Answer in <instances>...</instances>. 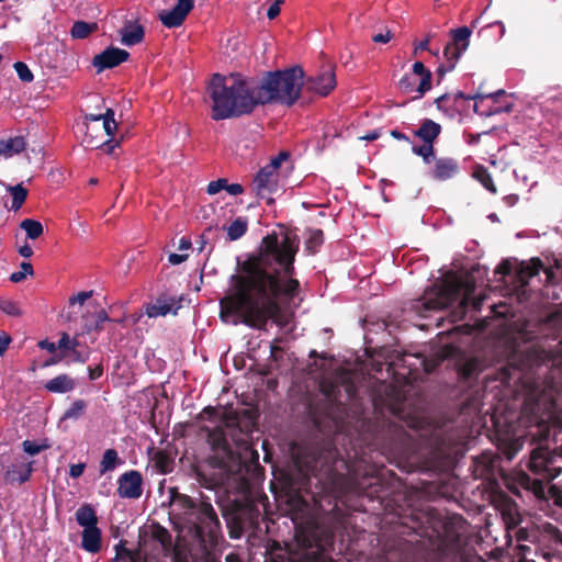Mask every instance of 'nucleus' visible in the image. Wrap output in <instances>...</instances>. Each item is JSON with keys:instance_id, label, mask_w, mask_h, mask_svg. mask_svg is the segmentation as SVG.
<instances>
[{"instance_id": "41", "label": "nucleus", "mask_w": 562, "mask_h": 562, "mask_svg": "<svg viewBox=\"0 0 562 562\" xmlns=\"http://www.w3.org/2000/svg\"><path fill=\"white\" fill-rule=\"evenodd\" d=\"M323 243H324L323 231L319 228L313 229V231H311L310 236L305 241V249L310 254H315V252H317L318 248L323 245Z\"/></svg>"}, {"instance_id": "1", "label": "nucleus", "mask_w": 562, "mask_h": 562, "mask_svg": "<svg viewBox=\"0 0 562 562\" xmlns=\"http://www.w3.org/2000/svg\"><path fill=\"white\" fill-rule=\"evenodd\" d=\"M299 236L285 231L266 235L257 252L237 261L229 278V288L220 300V318L232 325L244 324L263 329L269 321L285 327L289 318L281 304L300 294L301 283L295 278V257Z\"/></svg>"}, {"instance_id": "8", "label": "nucleus", "mask_w": 562, "mask_h": 562, "mask_svg": "<svg viewBox=\"0 0 562 562\" xmlns=\"http://www.w3.org/2000/svg\"><path fill=\"white\" fill-rule=\"evenodd\" d=\"M221 509L232 539H239L246 530L255 529L259 525V508L250 499H234L227 505H221Z\"/></svg>"}, {"instance_id": "36", "label": "nucleus", "mask_w": 562, "mask_h": 562, "mask_svg": "<svg viewBox=\"0 0 562 562\" xmlns=\"http://www.w3.org/2000/svg\"><path fill=\"white\" fill-rule=\"evenodd\" d=\"M473 178L491 193L495 194L497 192L493 178L486 167L482 165L476 166L473 171Z\"/></svg>"}, {"instance_id": "15", "label": "nucleus", "mask_w": 562, "mask_h": 562, "mask_svg": "<svg viewBox=\"0 0 562 562\" xmlns=\"http://www.w3.org/2000/svg\"><path fill=\"white\" fill-rule=\"evenodd\" d=\"M116 493L121 498L137 499L143 494V476L137 470H130L120 475Z\"/></svg>"}, {"instance_id": "24", "label": "nucleus", "mask_w": 562, "mask_h": 562, "mask_svg": "<svg viewBox=\"0 0 562 562\" xmlns=\"http://www.w3.org/2000/svg\"><path fill=\"white\" fill-rule=\"evenodd\" d=\"M90 126L87 125V132L82 138V143L89 149H103L106 154L112 155L114 153L115 147L119 146L120 142L114 138L102 139V133L99 130L100 135H91L89 133Z\"/></svg>"}, {"instance_id": "45", "label": "nucleus", "mask_w": 562, "mask_h": 562, "mask_svg": "<svg viewBox=\"0 0 562 562\" xmlns=\"http://www.w3.org/2000/svg\"><path fill=\"white\" fill-rule=\"evenodd\" d=\"M0 311L9 316L16 317L22 315V310L19 303L7 297H0Z\"/></svg>"}, {"instance_id": "59", "label": "nucleus", "mask_w": 562, "mask_h": 562, "mask_svg": "<svg viewBox=\"0 0 562 562\" xmlns=\"http://www.w3.org/2000/svg\"><path fill=\"white\" fill-rule=\"evenodd\" d=\"M11 341V336L7 334L4 330H0V356H2L7 351Z\"/></svg>"}, {"instance_id": "35", "label": "nucleus", "mask_w": 562, "mask_h": 562, "mask_svg": "<svg viewBox=\"0 0 562 562\" xmlns=\"http://www.w3.org/2000/svg\"><path fill=\"white\" fill-rule=\"evenodd\" d=\"M98 30L97 23H89L86 21H76L71 29L70 35L72 38L83 40L88 37L91 33Z\"/></svg>"}, {"instance_id": "62", "label": "nucleus", "mask_w": 562, "mask_h": 562, "mask_svg": "<svg viewBox=\"0 0 562 562\" xmlns=\"http://www.w3.org/2000/svg\"><path fill=\"white\" fill-rule=\"evenodd\" d=\"M283 0H276L274 3H272L268 11L267 16L269 20L276 19L280 14V3H282Z\"/></svg>"}, {"instance_id": "61", "label": "nucleus", "mask_w": 562, "mask_h": 562, "mask_svg": "<svg viewBox=\"0 0 562 562\" xmlns=\"http://www.w3.org/2000/svg\"><path fill=\"white\" fill-rule=\"evenodd\" d=\"M85 469H86L85 463L71 464L69 468V475L74 479H78L83 474Z\"/></svg>"}, {"instance_id": "10", "label": "nucleus", "mask_w": 562, "mask_h": 562, "mask_svg": "<svg viewBox=\"0 0 562 562\" xmlns=\"http://www.w3.org/2000/svg\"><path fill=\"white\" fill-rule=\"evenodd\" d=\"M432 74L422 61H415L412 72L405 74L397 83L400 91L404 94L416 92L413 100L423 98L431 89Z\"/></svg>"}, {"instance_id": "57", "label": "nucleus", "mask_w": 562, "mask_h": 562, "mask_svg": "<svg viewBox=\"0 0 562 562\" xmlns=\"http://www.w3.org/2000/svg\"><path fill=\"white\" fill-rule=\"evenodd\" d=\"M92 296V291H82L79 292L77 295H74L69 299V304H80L82 305L87 300H89Z\"/></svg>"}, {"instance_id": "2", "label": "nucleus", "mask_w": 562, "mask_h": 562, "mask_svg": "<svg viewBox=\"0 0 562 562\" xmlns=\"http://www.w3.org/2000/svg\"><path fill=\"white\" fill-rule=\"evenodd\" d=\"M339 461L338 450L333 446L299 449L293 458L294 469L285 477L290 497L307 504L304 494L316 501V496L335 491L342 481V474L336 469Z\"/></svg>"}, {"instance_id": "27", "label": "nucleus", "mask_w": 562, "mask_h": 562, "mask_svg": "<svg viewBox=\"0 0 562 562\" xmlns=\"http://www.w3.org/2000/svg\"><path fill=\"white\" fill-rule=\"evenodd\" d=\"M441 133L440 124L430 119L422 121L420 126L413 132L423 143H435Z\"/></svg>"}, {"instance_id": "55", "label": "nucleus", "mask_w": 562, "mask_h": 562, "mask_svg": "<svg viewBox=\"0 0 562 562\" xmlns=\"http://www.w3.org/2000/svg\"><path fill=\"white\" fill-rule=\"evenodd\" d=\"M108 321H110V318H109V315H108L106 311L101 308L100 311H98L95 313L94 325L89 328V331L90 330H97V331L102 330L103 329V326H102L103 323L108 322Z\"/></svg>"}, {"instance_id": "50", "label": "nucleus", "mask_w": 562, "mask_h": 562, "mask_svg": "<svg viewBox=\"0 0 562 562\" xmlns=\"http://www.w3.org/2000/svg\"><path fill=\"white\" fill-rule=\"evenodd\" d=\"M18 77L23 82H32L34 79V76L32 71L30 70L29 66L23 61H16L13 65Z\"/></svg>"}, {"instance_id": "28", "label": "nucleus", "mask_w": 562, "mask_h": 562, "mask_svg": "<svg viewBox=\"0 0 562 562\" xmlns=\"http://www.w3.org/2000/svg\"><path fill=\"white\" fill-rule=\"evenodd\" d=\"M76 386L75 380L66 374H59L49 381H47L44 385L45 390L50 393H68L72 391Z\"/></svg>"}, {"instance_id": "37", "label": "nucleus", "mask_w": 562, "mask_h": 562, "mask_svg": "<svg viewBox=\"0 0 562 562\" xmlns=\"http://www.w3.org/2000/svg\"><path fill=\"white\" fill-rule=\"evenodd\" d=\"M20 227L25 232L26 237L30 239H37L44 232L42 223L33 218L23 220L20 223Z\"/></svg>"}, {"instance_id": "58", "label": "nucleus", "mask_w": 562, "mask_h": 562, "mask_svg": "<svg viewBox=\"0 0 562 562\" xmlns=\"http://www.w3.org/2000/svg\"><path fill=\"white\" fill-rule=\"evenodd\" d=\"M549 494L553 504L562 508V488L553 485L549 488Z\"/></svg>"}, {"instance_id": "52", "label": "nucleus", "mask_w": 562, "mask_h": 562, "mask_svg": "<svg viewBox=\"0 0 562 562\" xmlns=\"http://www.w3.org/2000/svg\"><path fill=\"white\" fill-rule=\"evenodd\" d=\"M22 447L24 452H26L30 456H36L43 450L48 448V445H38L35 441L32 440H24L22 442Z\"/></svg>"}, {"instance_id": "63", "label": "nucleus", "mask_w": 562, "mask_h": 562, "mask_svg": "<svg viewBox=\"0 0 562 562\" xmlns=\"http://www.w3.org/2000/svg\"><path fill=\"white\" fill-rule=\"evenodd\" d=\"M392 37H393L392 32L387 30L385 33H379V34L373 35L372 41L374 43L386 44L391 41Z\"/></svg>"}, {"instance_id": "31", "label": "nucleus", "mask_w": 562, "mask_h": 562, "mask_svg": "<svg viewBox=\"0 0 562 562\" xmlns=\"http://www.w3.org/2000/svg\"><path fill=\"white\" fill-rule=\"evenodd\" d=\"M150 538L154 541L158 542L161 546L164 551L169 552L171 550V548H172L171 533L169 532V530L167 528H165L160 524L154 522L150 526Z\"/></svg>"}, {"instance_id": "26", "label": "nucleus", "mask_w": 562, "mask_h": 562, "mask_svg": "<svg viewBox=\"0 0 562 562\" xmlns=\"http://www.w3.org/2000/svg\"><path fill=\"white\" fill-rule=\"evenodd\" d=\"M121 42L126 46H133L144 40L145 31L143 25L137 22L126 21L120 31Z\"/></svg>"}, {"instance_id": "6", "label": "nucleus", "mask_w": 562, "mask_h": 562, "mask_svg": "<svg viewBox=\"0 0 562 562\" xmlns=\"http://www.w3.org/2000/svg\"><path fill=\"white\" fill-rule=\"evenodd\" d=\"M474 291L473 282L460 278L447 280L441 285L427 289L418 300L416 310L420 313L441 311L460 300L462 307H467L471 303L474 311H480L483 299L473 296Z\"/></svg>"}, {"instance_id": "20", "label": "nucleus", "mask_w": 562, "mask_h": 562, "mask_svg": "<svg viewBox=\"0 0 562 562\" xmlns=\"http://www.w3.org/2000/svg\"><path fill=\"white\" fill-rule=\"evenodd\" d=\"M277 184L278 172H274L265 166L257 172L252 181V189L257 196L263 199L276 190Z\"/></svg>"}, {"instance_id": "12", "label": "nucleus", "mask_w": 562, "mask_h": 562, "mask_svg": "<svg viewBox=\"0 0 562 562\" xmlns=\"http://www.w3.org/2000/svg\"><path fill=\"white\" fill-rule=\"evenodd\" d=\"M557 456L548 448L538 447L532 450L528 468L529 470L547 480H553L562 472L561 468L554 465Z\"/></svg>"}, {"instance_id": "19", "label": "nucleus", "mask_w": 562, "mask_h": 562, "mask_svg": "<svg viewBox=\"0 0 562 562\" xmlns=\"http://www.w3.org/2000/svg\"><path fill=\"white\" fill-rule=\"evenodd\" d=\"M460 172V165L456 158L439 157L434 158V166L430 171L432 179L437 181H447L454 178Z\"/></svg>"}, {"instance_id": "13", "label": "nucleus", "mask_w": 562, "mask_h": 562, "mask_svg": "<svg viewBox=\"0 0 562 562\" xmlns=\"http://www.w3.org/2000/svg\"><path fill=\"white\" fill-rule=\"evenodd\" d=\"M472 30L469 26H461L449 31L450 42L445 46L443 55L450 69H454L462 54L470 45Z\"/></svg>"}, {"instance_id": "32", "label": "nucleus", "mask_w": 562, "mask_h": 562, "mask_svg": "<svg viewBox=\"0 0 562 562\" xmlns=\"http://www.w3.org/2000/svg\"><path fill=\"white\" fill-rule=\"evenodd\" d=\"M123 464V460L119 457L115 449H106L99 464L101 475L113 471L117 465Z\"/></svg>"}, {"instance_id": "23", "label": "nucleus", "mask_w": 562, "mask_h": 562, "mask_svg": "<svg viewBox=\"0 0 562 562\" xmlns=\"http://www.w3.org/2000/svg\"><path fill=\"white\" fill-rule=\"evenodd\" d=\"M454 369L461 381H471L481 372V363L477 358H461L456 361Z\"/></svg>"}, {"instance_id": "53", "label": "nucleus", "mask_w": 562, "mask_h": 562, "mask_svg": "<svg viewBox=\"0 0 562 562\" xmlns=\"http://www.w3.org/2000/svg\"><path fill=\"white\" fill-rule=\"evenodd\" d=\"M290 158V153L286 150L280 151L276 157H273L268 165L267 168L271 169L274 172H278V169L281 167L282 162L286 161Z\"/></svg>"}, {"instance_id": "14", "label": "nucleus", "mask_w": 562, "mask_h": 562, "mask_svg": "<svg viewBox=\"0 0 562 562\" xmlns=\"http://www.w3.org/2000/svg\"><path fill=\"white\" fill-rule=\"evenodd\" d=\"M443 528V539H442V548H440L439 553L436 554V558L429 562H456L454 558H451V554H456L461 547V537L458 531H456L454 526L450 521H446L442 525Z\"/></svg>"}, {"instance_id": "46", "label": "nucleus", "mask_w": 562, "mask_h": 562, "mask_svg": "<svg viewBox=\"0 0 562 562\" xmlns=\"http://www.w3.org/2000/svg\"><path fill=\"white\" fill-rule=\"evenodd\" d=\"M192 472L201 486L212 488L216 484L214 476L207 475L200 465H193Z\"/></svg>"}, {"instance_id": "29", "label": "nucleus", "mask_w": 562, "mask_h": 562, "mask_svg": "<svg viewBox=\"0 0 562 562\" xmlns=\"http://www.w3.org/2000/svg\"><path fill=\"white\" fill-rule=\"evenodd\" d=\"M76 520L80 527L94 528L98 527V516L91 504L81 505L75 513Z\"/></svg>"}, {"instance_id": "3", "label": "nucleus", "mask_w": 562, "mask_h": 562, "mask_svg": "<svg viewBox=\"0 0 562 562\" xmlns=\"http://www.w3.org/2000/svg\"><path fill=\"white\" fill-rule=\"evenodd\" d=\"M254 89V79L240 74H232L228 78L215 74L210 83L212 119L221 121L250 114L257 106Z\"/></svg>"}, {"instance_id": "54", "label": "nucleus", "mask_w": 562, "mask_h": 562, "mask_svg": "<svg viewBox=\"0 0 562 562\" xmlns=\"http://www.w3.org/2000/svg\"><path fill=\"white\" fill-rule=\"evenodd\" d=\"M115 551H116V555H115V560L117 559H124V558H127L130 560H133L136 555L135 552H133L132 550L127 549L125 547V541L121 540L116 546H115Z\"/></svg>"}, {"instance_id": "47", "label": "nucleus", "mask_w": 562, "mask_h": 562, "mask_svg": "<svg viewBox=\"0 0 562 562\" xmlns=\"http://www.w3.org/2000/svg\"><path fill=\"white\" fill-rule=\"evenodd\" d=\"M155 464L159 471L167 474L172 471V460L167 452L159 450L155 456Z\"/></svg>"}, {"instance_id": "25", "label": "nucleus", "mask_w": 562, "mask_h": 562, "mask_svg": "<svg viewBox=\"0 0 562 562\" xmlns=\"http://www.w3.org/2000/svg\"><path fill=\"white\" fill-rule=\"evenodd\" d=\"M81 548L91 553L97 554L102 549V531L99 527L85 528L81 532Z\"/></svg>"}, {"instance_id": "17", "label": "nucleus", "mask_w": 562, "mask_h": 562, "mask_svg": "<svg viewBox=\"0 0 562 562\" xmlns=\"http://www.w3.org/2000/svg\"><path fill=\"white\" fill-rule=\"evenodd\" d=\"M130 53L127 50L110 46L93 57L92 65L97 68L98 72H101L105 69L117 67L126 61Z\"/></svg>"}, {"instance_id": "21", "label": "nucleus", "mask_w": 562, "mask_h": 562, "mask_svg": "<svg viewBox=\"0 0 562 562\" xmlns=\"http://www.w3.org/2000/svg\"><path fill=\"white\" fill-rule=\"evenodd\" d=\"M180 301L173 296L160 295L154 303L146 305L145 313L150 318L166 316L169 313L176 314L181 307Z\"/></svg>"}, {"instance_id": "9", "label": "nucleus", "mask_w": 562, "mask_h": 562, "mask_svg": "<svg viewBox=\"0 0 562 562\" xmlns=\"http://www.w3.org/2000/svg\"><path fill=\"white\" fill-rule=\"evenodd\" d=\"M206 441L210 445L212 454L206 457L205 463L211 469H218L226 473H233L240 468L239 453L235 452L227 441L226 434L222 427L206 428Z\"/></svg>"}, {"instance_id": "56", "label": "nucleus", "mask_w": 562, "mask_h": 562, "mask_svg": "<svg viewBox=\"0 0 562 562\" xmlns=\"http://www.w3.org/2000/svg\"><path fill=\"white\" fill-rule=\"evenodd\" d=\"M227 180L225 178H220L215 181H211L207 184L206 192L211 195L218 193L222 190H226Z\"/></svg>"}, {"instance_id": "60", "label": "nucleus", "mask_w": 562, "mask_h": 562, "mask_svg": "<svg viewBox=\"0 0 562 562\" xmlns=\"http://www.w3.org/2000/svg\"><path fill=\"white\" fill-rule=\"evenodd\" d=\"M513 271L512 263L508 260H503L496 268L495 272L504 277L510 276Z\"/></svg>"}, {"instance_id": "5", "label": "nucleus", "mask_w": 562, "mask_h": 562, "mask_svg": "<svg viewBox=\"0 0 562 562\" xmlns=\"http://www.w3.org/2000/svg\"><path fill=\"white\" fill-rule=\"evenodd\" d=\"M304 87V71L300 66L282 70L267 71L260 81L254 80L257 105H293Z\"/></svg>"}, {"instance_id": "11", "label": "nucleus", "mask_w": 562, "mask_h": 562, "mask_svg": "<svg viewBox=\"0 0 562 562\" xmlns=\"http://www.w3.org/2000/svg\"><path fill=\"white\" fill-rule=\"evenodd\" d=\"M483 100L484 97L482 93H477L474 95H467L462 91H458L453 95L450 93H443L440 97H438L435 100V104L439 111H442L443 113L448 114L449 116H454V114L458 112L456 109V105L459 100H474V112L480 115L491 116L494 114H499L502 112L509 113L513 110V103H507L504 106H495L493 110L490 111H479V102L477 100Z\"/></svg>"}, {"instance_id": "33", "label": "nucleus", "mask_w": 562, "mask_h": 562, "mask_svg": "<svg viewBox=\"0 0 562 562\" xmlns=\"http://www.w3.org/2000/svg\"><path fill=\"white\" fill-rule=\"evenodd\" d=\"M32 474V462H29L23 470H19L15 467L8 469L4 479L8 483H25L30 480Z\"/></svg>"}, {"instance_id": "40", "label": "nucleus", "mask_w": 562, "mask_h": 562, "mask_svg": "<svg viewBox=\"0 0 562 562\" xmlns=\"http://www.w3.org/2000/svg\"><path fill=\"white\" fill-rule=\"evenodd\" d=\"M102 136L105 135L109 138H113L114 132L117 128V124L114 120V111L112 109H108L104 113V119L102 121V125L100 126Z\"/></svg>"}, {"instance_id": "4", "label": "nucleus", "mask_w": 562, "mask_h": 562, "mask_svg": "<svg viewBox=\"0 0 562 562\" xmlns=\"http://www.w3.org/2000/svg\"><path fill=\"white\" fill-rule=\"evenodd\" d=\"M170 506L182 515V519L190 525L194 538L204 548H214L222 538V525L210 501L202 493L199 498L179 493L170 488Z\"/></svg>"}, {"instance_id": "16", "label": "nucleus", "mask_w": 562, "mask_h": 562, "mask_svg": "<svg viewBox=\"0 0 562 562\" xmlns=\"http://www.w3.org/2000/svg\"><path fill=\"white\" fill-rule=\"evenodd\" d=\"M336 75L334 67L329 66L323 72L310 77L304 81V86L307 91L314 92L319 97H327L336 87Z\"/></svg>"}, {"instance_id": "43", "label": "nucleus", "mask_w": 562, "mask_h": 562, "mask_svg": "<svg viewBox=\"0 0 562 562\" xmlns=\"http://www.w3.org/2000/svg\"><path fill=\"white\" fill-rule=\"evenodd\" d=\"M80 342L78 341V339L76 337L70 338L67 333H63L57 342L58 349L63 351V357H66L68 352L78 348Z\"/></svg>"}, {"instance_id": "42", "label": "nucleus", "mask_w": 562, "mask_h": 562, "mask_svg": "<svg viewBox=\"0 0 562 562\" xmlns=\"http://www.w3.org/2000/svg\"><path fill=\"white\" fill-rule=\"evenodd\" d=\"M87 408V403L83 400H76L63 415V419H78L81 417Z\"/></svg>"}, {"instance_id": "34", "label": "nucleus", "mask_w": 562, "mask_h": 562, "mask_svg": "<svg viewBox=\"0 0 562 562\" xmlns=\"http://www.w3.org/2000/svg\"><path fill=\"white\" fill-rule=\"evenodd\" d=\"M321 392L324 394L326 400L336 405L339 411L340 406H346V403H344L340 398V387L337 384L333 382H324L321 384Z\"/></svg>"}, {"instance_id": "7", "label": "nucleus", "mask_w": 562, "mask_h": 562, "mask_svg": "<svg viewBox=\"0 0 562 562\" xmlns=\"http://www.w3.org/2000/svg\"><path fill=\"white\" fill-rule=\"evenodd\" d=\"M560 389L553 381L535 383L522 405V414L538 427L546 429V437L549 435L548 425L559 419L562 412L560 404Z\"/></svg>"}, {"instance_id": "48", "label": "nucleus", "mask_w": 562, "mask_h": 562, "mask_svg": "<svg viewBox=\"0 0 562 562\" xmlns=\"http://www.w3.org/2000/svg\"><path fill=\"white\" fill-rule=\"evenodd\" d=\"M412 151L422 157L425 164H429L435 155L434 143H423L422 146H413Z\"/></svg>"}, {"instance_id": "49", "label": "nucleus", "mask_w": 562, "mask_h": 562, "mask_svg": "<svg viewBox=\"0 0 562 562\" xmlns=\"http://www.w3.org/2000/svg\"><path fill=\"white\" fill-rule=\"evenodd\" d=\"M21 270L11 273L10 281L14 283H19L23 281L27 276H32L34 273L33 266L30 262L23 261L20 266Z\"/></svg>"}, {"instance_id": "38", "label": "nucleus", "mask_w": 562, "mask_h": 562, "mask_svg": "<svg viewBox=\"0 0 562 562\" xmlns=\"http://www.w3.org/2000/svg\"><path fill=\"white\" fill-rule=\"evenodd\" d=\"M248 228V222L245 217H237L227 227V235L229 240H237L243 237Z\"/></svg>"}, {"instance_id": "44", "label": "nucleus", "mask_w": 562, "mask_h": 562, "mask_svg": "<svg viewBox=\"0 0 562 562\" xmlns=\"http://www.w3.org/2000/svg\"><path fill=\"white\" fill-rule=\"evenodd\" d=\"M385 394L392 402V412H396L401 408L404 403V396L401 391L394 385H387L385 387Z\"/></svg>"}, {"instance_id": "51", "label": "nucleus", "mask_w": 562, "mask_h": 562, "mask_svg": "<svg viewBox=\"0 0 562 562\" xmlns=\"http://www.w3.org/2000/svg\"><path fill=\"white\" fill-rule=\"evenodd\" d=\"M522 443L519 439H514L508 442H506L502 449L503 454L507 460H512L518 451L521 449Z\"/></svg>"}, {"instance_id": "64", "label": "nucleus", "mask_w": 562, "mask_h": 562, "mask_svg": "<svg viewBox=\"0 0 562 562\" xmlns=\"http://www.w3.org/2000/svg\"><path fill=\"white\" fill-rule=\"evenodd\" d=\"M70 353H71V357H72L71 360L74 362L85 363L88 360V358H89L88 353H83V352L79 351L77 348L75 350H71Z\"/></svg>"}, {"instance_id": "18", "label": "nucleus", "mask_w": 562, "mask_h": 562, "mask_svg": "<svg viewBox=\"0 0 562 562\" xmlns=\"http://www.w3.org/2000/svg\"><path fill=\"white\" fill-rule=\"evenodd\" d=\"M193 7L194 0H177L176 5L171 10L162 11L159 14V19L168 29L179 27L182 25Z\"/></svg>"}, {"instance_id": "22", "label": "nucleus", "mask_w": 562, "mask_h": 562, "mask_svg": "<svg viewBox=\"0 0 562 562\" xmlns=\"http://www.w3.org/2000/svg\"><path fill=\"white\" fill-rule=\"evenodd\" d=\"M543 263L540 258H531L529 262H521L515 272L514 283L516 288L524 289L529 284V280L540 273Z\"/></svg>"}, {"instance_id": "39", "label": "nucleus", "mask_w": 562, "mask_h": 562, "mask_svg": "<svg viewBox=\"0 0 562 562\" xmlns=\"http://www.w3.org/2000/svg\"><path fill=\"white\" fill-rule=\"evenodd\" d=\"M9 191L12 195L11 209L14 211L20 210L27 198V190L22 184H16L10 187Z\"/></svg>"}, {"instance_id": "30", "label": "nucleus", "mask_w": 562, "mask_h": 562, "mask_svg": "<svg viewBox=\"0 0 562 562\" xmlns=\"http://www.w3.org/2000/svg\"><path fill=\"white\" fill-rule=\"evenodd\" d=\"M26 147L23 136H15L9 139L0 140V155L4 157H12L13 155L22 153Z\"/></svg>"}]
</instances>
